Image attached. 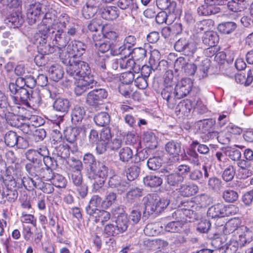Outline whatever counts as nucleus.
<instances>
[{
    "label": "nucleus",
    "mask_w": 253,
    "mask_h": 253,
    "mask_svg": "<svg viewBox=\"0 0 253 253\" xmlns=\"http://www.w3.org/2000/svg\"><path fill=\"white\" fill-rule=\"evenodd\" d=\"M73 63L66 67V72L74 78H79L74 91L76 95H81L87 90L93 88L97 83L91 74L90 68L87 63L79 59Z\"/></svg>",
    "instance_id": "1"
},
{
    "label": "nucleus",
    "mask_w": 253,
    "mask_h": 253,
    "mask_svg": "<svg viewBox=\"0 0 253 253\" xmlns=\"http://www.w3.org/2000/svg\"><path fill=\"white\" fill-rule=\"evenodd\" d=\"M11 98L14 106L18 107H22V104L30 107L31 104H33V105L39 104L42 100L40 91L38 89L20 88L17 95H11Z\"/></svg>",
    "instance_id": "2"
},
{
    "label": "nucleus",
    "mask_w": 253,
    "mask_h": 253,
    "mask_svg": "<svg viewBox=\"0 0 253 253\" xmlns=\"http://www.w3.org/2000/svg\"><path fill=\"white\" fill-rule=\"evenodd\" d=\"M39 32L34 35L35 43L38 44L37 49L39 53L45 55L53 53L57 51L54 44L47 42L48 34L50 30L46 26H40Z\"/></svg>",
    "instance_id": "3"
},
{
    "label": "nucleus",
    "mask_w": 253,
    "mask_h": 253,
    "mask_svg": "<svg viewBox=\"0 0 253 253\" xmlns=\"http://www.w3.org/2000/svg\"><path fill=\"white\" fill-rule=\"evenodd\" d=\"M54 14L50 13H46L44 14V18L42 23L50 30V33L52 35L56 33H64V29H65L70 19L67 14L60 15L58 19H55Z\"/></svg>",
    "instance_id": "4"
},
{
    "label": "nucleus",
    "mask_w": 253,
    "mask_h": 253,
    "mask_svg": "<svg viewBox=\"0 0 253 253\" xmlns=\"http://www.w3.org/2000/svg\"><path fill=\"white\" fill-rule=\"evenodd\" d=\"M9 109L10 111L5 115L6 121L12 126L18 127L25 120L24 115L26 109L23 107L11 105H9Z\"/></svg>",
    "instance_id": "5"
},
{
    "label": "nucleus",
    "mask_w": 253,
    "mask_h": 253,
    "mask_svg": "<svg viewBox=\"0 0 253 253\" xmlns=\"http://www.w3.org/2000/svg\"><path fill=\"white\" fill-rule=\"evenodd\" d=\"M234 209L236 208L233 205L226 206L223 203H217L209 208L207 215L212 218L228 216L232 214Z\"/></svg>",
    "instance_id": "6"
},
{
    "label": "nucleus",
    "mask_w": 253,
    "mask_h": 253,
    "mask_svg": "<svg viewBox=\"0 0 253 253\" xmlns=\"http://www.w3.org/2000/svg\"><path fill=\"white\" fill-rule=\"evenodd\" d=\"M107 96L108 92L105 89H94L87 93L86 102L88 105L96 107L102 104Z\"/></svg>",
    "instance_id": "7"
},
{
    "label": "nucleus",
    "mask_w": 253,
    "mask_h": 253,
    "mask_svg": "<svg viewBox=\"0 0 253 253\" xmlns=\"http://www.w3.org/2000/svg\"><path fill=\"white\" fill-rule=\"evenodd\" d=\"M174 48L177 51L188 56H192L197 50L195 43L185 38H181L176 42Z\"/></svg>",
    "instance_id": "8"
},
{
    "label": "nucleus",
    "mask_w": 253,
    "mask_h": 253,
    "mask_svg": "<svg viewBox=\"0 0 253 253\" xmlns=\"http://www.w3.org/2000/svg\"><path fill=\"white\" fill-rule=\"evenodd\" d=\"M192 82L190 79H184L178 82L174 87L177 99L184 97L188 94L192 89Z\"/></svg>",
    "instance_id": "9"
},
{
    "label": "nucleus",
    "mask_w": 253,
    "mask_h": 253,
    "mask_svg": "<svg viewBox=\"0 0 253 253\" xmlns=\"http://www.w3.org/2000/svg\"><path fill=\"white\" fill-rule=\"evenodd\" d=\"M175 89L171 84L166 85L161 91L163 98L167 102L168 107L173 109L176 103L177 98L176 97Z\"/></svg>",
    "instance_id": "10"
},
{
    "label": "nucleus",
    "mask_w": 253,
    "mask_h": 253,
    "mask_svg": "<svg viewBox=\"0 0 253 253\" xmlns=\"http://www.w3.org/2000/svg\"><path fill=\"white\" fill-rule=\"evenodd\" d=\"M87 45L79 41H74L71 42L67 46V52L76 59L83 55L86 50Z\"/></svg>",
    "instance_id": "11"
},
{
    "label": "nucleus",
    "mask_w": 253,
    "mask_h": 253,
    "mask_svg": "<svg viewBox=\"0 0 253 253\" xmlns=\"http://www.w3.org/2000/svg\"><path fill=\"white\" fill-rule=\"evenodd\" d=\"M108 183L110 188L115 189L120 194L126 191L129 187L128 182L122 180L120 176L117 175L111 177Z\"/></svg>",
    "instance_id": "12"
},
{
    "label": "nucleus",
    "mask_w": 253,
    "mask_h": 253,
    "mask_svg": "<svg viewBox=\"0 0 253 253\" xmlns=\"http://www.w3.org/2000/svg\"><path fill=\"white\" fill-rule=\"evenodd\" d=\"M26 158L30 162H42L43 158L49 155L47 148L43 146L37 150L30 149L26 153Z\"/></svg>",
    "instance_id": "13"
},
{
    "label": "nucleus",
    "mask_w": 253,
    "mask_h": 253,
    "mask_svg": "<svg viewBox=\"0 0 253 253\" xmlns=\"http://www.w3.org/2000/svg\"><path fill=\"white\" fill-rule=\"evenodd\" d=\"M160 59V52L157 50H154L151 53L149 64L153 65V66L155 70H158L160 71H166L168 65L167 61L164 60L159 61Z\"/></svg>",
    "instance_id": "14"
},
{
    "label": "nucleus",
    "mask_w": 253,
    "mask_h": 253,
    "mask_svg": "<svg viewBox=\"0 0 253 253\" xmlns=\"http://www.w3.org/2000/svg\"><path fill=\"white\" fill-rule=\"evenodd\" d=\"M51 39L52 40V43L54 44L57 51H62L67 45L71 38L67 35L66 32H64L54 33Z\"/></svg>",
    "instance_id": "15"
},
{
    "label": "nucleus",
    "mask_w": 253,
    "mask_h": 253,
    "mask_svg": "<svg viewBox=\"0 0 253 253\" xmlns=\"http://www.w3.org/2000/svg\"><path fill=\"white\" fill-rule=\"evenodd\" d=\"M220 10L219 6L214 5L209 0H205L204 3L197 8V13L201 16H209L218 13Z\"/></svg>",
    "instance_id": "16"
},
{
    "label": "nucleus",
    "mask_w": 253,
    "mask_h": 253,
    "mask_svg": "<svg viewBox=\"0 0 253 253\" xmlns=\"http://www.w3.org/2000/svg\"><path fill=\"white\" fill-rule=\"evenodd\" d=\"M24 22V17L19 12H12L5 20V23L10 28H13L20 27Z\"/></svg>",
    "instance_id": "17"
},
{
    "label": "nucleus",
    "mask_w": 253,
    "mask_h": 253,
    "mask_svg": "<svg viewBox=\"0 0 253 253\" xmlns=\"http://www.w3.org/2000/svg\"><path fill=\"white\" fill-rule=\"evenodd\" d=\"M98 4L95 0H88L82 8V15L85 19L92 17L98 10Z\"/></svg>",
    "instance_id": "18"
},
{
    "label": "nucleus",
    "mask_w": 253,
    "mask_h": 253,
    "mask_svg": "<svg viewBox=\"0 0 253 253\" xmlns=\"http://www.w3.org/2000/svg\"><path fill=\"white\" fill-rule=\"evenodd\" d=\"M162 172L164 173L167 182L170 186H177L184 181L182 176L178 174L177 172L170 173L168 169H162Z\"/></svg>",
    "instance_id": "19"
},
{
    "label": "nucleus",
    "mask_w": 253,
    "mask_h": 253,
    "mask_svg": "<svg viewBox=\"0 0 253 253\" xmlns=\"http://www.w3.org/2000/svg\"><path fill=\"white\" fill-rule=\"evenodd\" d=\"M219 36L216 32L206 31L202 37L203 43L208 46H215L218 43Z\"/></svg>",
    "instance_id": "20"
},
{
    "label": "nucleus",
    "mask_w": 253,
    "mask_h": 253,
    "mask_svg": "<svg viewBox=\"0 0 253 253\" xmlns=\"http://www.w3.org/2000/svg\"><path fill=\"white\" fill-rule=\"evenodd\" d=\"M102 203V199L98 195H93L90 199L88 205L85 207L86 213L89 215H93L99 210L98 209Z\"/></svg>",
    "instance_id": "21"
},
{
    "label": "nucleus",
    "mask_w": 253,
    "mask_h": 253,
    "mask_svg": "<svg viewBox=\"0 0 253 253\" xmlns=\"http://www.w3.org/2000/svg\"><path fill=\"white\" fill-rule=\"evenodd\" d=\"M101 17L107 20H113L118 17L119 11L117 7L107 6L100 11Z\"/></svg>",
    "instance_id": "22"
},
{
    "label": "nucleus",
    "mask_w": 253,
    "mask_h": 253,
    "mask_svg": "<svg viewBox=\"0 0 253 253\" xmlns=\"http://www.w3.org/2000/svg\"><path fill=\"white\" fill-rule=\"evenodd\" d=\"M71 106V104L68 99L59 97L54 101L53 108L56 111L62 113H67Z\"/></svg>",
    "instance_id": "23"
},
{
    "label": "nucleus",
    "mask_w": 253,
    "mask_h": 253,
    "mask_svg": "<svg viewBox=\"0 0 253 253\" xmlns=\"http://www.w3.org/2000/svg\"><path fill=\"white\" fill-rule=\"evenodd\" d=\"M165 150L169 155L178 158L181 152V144L177 141H169L166 144Z\"/></svg>",
    "instance_id": "24"
},
{
    "label": "nucleus",
    "mask_w": 253,
    "mask_h": 253,
    "mask_svg": "<svg viewBox=\"0 0 253 253\" xmlns=\"http://www.w3.org/2000/svg\"><path fill=\"white\" fill-rule=\"evenodd\" d=\"M199 190L196 184H182L179 189L180 195L184 197H189L196 194Z\"/></svg>",
    "instance_id": "25"
},
{
    "label": "nucleus",
    "mask_w": 253,
    "mask_h": 253,
    "mask_svg": "<svg viewBox=\"0 0 253 253\" xmlns=\"http://www.w3.org/2000/svg\"><path fill=\"white\" fill-rule=\"evenodd\" d=\"M155 17L156 21L157 23L163 24L166 23L168 24H170L176 18V15L174 13H170L168 12L167 11H163L159 12Z\"/></svg>",
    "instance_id": "26"
},
{
    "label": "nucleus",
    "mask_w": 253,
    "mask_h": 253,
    "mask_svg": "<svg viewBox=\"0 0 253 253\" xmlns=\"http://www.w3.org/2000/svg\"><path fill=\"white\" fill-rule=\"evenodd\" d=\"M85 114L84 108L80 105H75L72 110L71 121L73 123L77 124L81 122Z\"/></svg>",
    "instance_id": "27"
},
{
    "label": "nucleus",
    "mask_w": 253,
    "mask_h": 253,
    "mask_svg": "<svg viewBox=\"0 0 253 253\" xmlns=\"http://www.w3.org/2000/svg\"><path fill=\"white\" fill-rule=\"evenodd\" d=\"M145 212H147L148 214H152L154 212H158L156 195H149L145 198Z\"/></svg>",
    "instance_id": "28"
},
{
    "label": "nucleus",
    "mask_w": 253,
    "mask_h": 253,
    "mask_svg": "<svg viewBox=\"0 0 253 253\" xmlns=\"http://www.w3.org/2000/svg\"><path fill=\"white\" fill-rule=\"evenodd\" d=\"M156 4L160 9L170 13H174L176 7V3L170 0H156Z\"/></svg>",
    "instance_id": "29"
},
{
    "label": "nucleus",
    "mask_w": 253,
    "mask_h": 253,
    "mask_svg": "<svg viewBox=\"0 0 253 253\" xmlns=\"http://www.w3.org/2000/svg\"><path fill=\"white\" fill-rule=\"evenodd\" d=\"M240 222L237 219L234 218L227 222L224 226H221L222 231L225 235L229 234L236 230L239 227Z\"/></svg>",
    "instance_id": "30"
},
{
    "label": "nucleus",
    "mask_w": 253,
    "mask_h": 253,
    "mask_svg": "<svg viewBox=\"0 0 253 253\" xmlns=\"http://www.w3.org/2000/svg\"><path fill=\"white\" fill-rule=\"evenodd\" d=\"M115 222V226H117L120 233L126 231L129 225V220L126 214H121L118 215Z\"/></svg>",
    "instance_id": "31"
},
{
    "label": "nucleus",
    "mask_w": 253,
    "mask_h": 253,
    "mask_svg": "<svg viewBox=\"0 0 253 253\" xmlns=\"http://www.w3.org/2000/svg\"><path fill=\"white\" fill-rule=\"evenodd\" d=\"M184 224L180 221H173L168 223L165 225L164 230L171 233H180L184 230Z\"/></svg>",
    "instance_id": "32"
},
{
    "label": "nucleus",
    "mask_w": 253,
    "mask_h": 253,
    "mask_svg": "<svg viewBox=\"0 0 253 253\" xmlns=\"http://www.w3.org/2000/svg\"><path fill=\"white\" fill-rule=\"evenodd\" d=\"M48 71L49 78L55 82H58L64 75L62 68L58 65L51 66Z\"/></svg>",
    "instance_id": "33"
},
{
    "label": "nucleus",
    "mask_w": 253,
    "mask_h": 253,
    "mask_svg": "<svg viewBox=\"0 0 253 253\" xmlns=\"http://www.w3.org/2000/svg\"><path fill=\"white\" fill-rule=\"evenodd\" d=\"M186 205L184 206V208L177 210V212L181 215L182 213L183 216L185 217V220L189 222H192L196 217V213L193 210L185 208L186 206H192L191 205L193 204L192 202H187Z\"/></svg>",
    "instance_id": "34"
},
{
    "label": "nucleus",
    "mask_w": 253,
    "mask_h": 253,
    "mask_svg": "<svg viewBox=\"0 0 253 253\" xmlns=\"http://www.w3.org/2000/svg\"><path fill=\"white\" fill-rule=\"evenodd\" d=\"M143 182L145 185L148 187H156L162 184L163 180L158 176L149 175L144 177Z\"/></svg>",
    "instance_id": "35"
},
{
    "label": "nucleus",
    "mask_w": 253,
    "mask_h": 253,
    "mask_svg": "<svg viewBox=\"0 0 253 253\" xmlns=\"http://www.w3.org/2000/svg\"><path fill=\"white\" fill-rule=\"evenodd\" d=\"M94 121L97 126H105L110 123V117L107 113L102 112L95 115Z\"/></svg>",
    "instance_id": "36"
},
{
    "label": "nucleus",
    "mask_w": 253,
    "mask_h": 253,
    "mask_svg": "<svg viewBox=\"0 0 253 253\" xmlns=\"http://www.w3.org/2000/svg\"><path fill=\"white\" fill-rule=\"evenodd\" d=\"M42 162H31L25 166L26 171L31 176H37L42 169Z\"/></svg>",
    "instance_id": "37"
},
{
    "label": "nucleus",
    "mask_w": 253,
    "mask_h": 253,
    "mask_svg": "<svg viewBox=\"0 0 253 253\" xmlns=\"http://www.w3.org/2000/svg\"><path fill=\"white\" fill-rule=\"evenodd\" d=\"M195 146L192 147V142L190 145V148L187 151V154L190 157H187L185 160L190 162L191 164L199 166L200 164L199 160V155L195 150Z\"/></svg>",
    "instance_id": "38"
},
{
    "label": "nucleus",
    "mask_w": 253,
    "mask_h": 253,
    "mask_svg": "<svg viewBox=\"0 0 253 253\" xmlns=\"http://www.w3.org/2000/svg\"><path fill=\"white\" fill-rule=\"evenodd\" d=\"M143 140L148 147L150 149L156 148L158 142L154 133L151 131H147L144 133Z\"/></svg>",
    "instance_id": "39"
},
{
    "label": "nucleus",
    "mask_w": 253,
    "mask_h": 253,
    "mask_svg": "<svg viewBox=\"0 0 253 253\" xmlns=\"http://www.w3.org/2000/svg\"><path fill=\"white\" fill-rule=\"evenodd\" d=\"M127 56L128 57L124 55V57L117 59V64H119V67L121 69L127 68L131 69L135 64L134 59H132L131 57L129 58L130 55Z\"/></svg>",
    "instance_id": "40"
},
{
    "label": "nucleus",
    "mask_w": 253,
    "mask_h": 253,
    "mask_svg": "<svg viewBox=\"0 0 253 253\" xmlns=\"http://www.w3.org/2000/svg\"><path fill=\"white\" fill-rule=\"evenodd\" d=\"M192 108V105L189 100L181 101L175 107L176 113H181L184 115H187Z\"/></svg>",
    "instance_id": "41"
},
{
    "label": "nucleus",
    "mask_w": 253,
    "mask_h": 253,
    "mask_svg": "<svg viewBox=\"0 0 253 253\" xmlns=\"http://www.w3.org/2000/svg\"><path fill=\"white\" fill-rule=\"evenodd\" d=\"M237 28V25L233 22H226L219 24L218 30L224 34H229L233 32Z\"/></svg>",
    "instance_id": "42"
},
{
    "label": "nucleus",
    "mask_w": 253,
    "mask_h": 253,
    "mask_svg": "<svg viewBox=\"0 0 253 253\" xmlns=\"http://www.w3.org/2000/svg\"><path fill=\"white\" fill-rule=\"evenodd\" d=\"M90 218L94 219L96 223L101 222L103 224L110 218V213L104 210H99L93 215H91Z\"/></svg>",
    "instance_id": "43"
},
{
    "label": "nucleus",
    "mask_w": 253,
    "mask_h": 253,
    "mask_svg": "<svg viewBox=\"0 0 253 253\" xmlns=\"http://www.w3.org/2000/svg\"><path fill=\"white\" fill-rule=\"evenodd\" d=\"M117 5L122 9L136 11L138 8L137 4L134 0H119Z\"/></svg>",
    "instance_id": "44"
},
{
    "label": "nucleus",
    "mask_w": 253,
    "mask_h": 253,
    "mask_svg": "<svg viewBox=\"0 0 253 253\" xmlns=\"http://www.w3.org/2000/svg\"><path fill=\"white\" fill-rule=\"evenodd\" d=\"M227 6L229 9L233 12H241L245 7V2L244 0H231L228 1Z\"/></svg>",
    "instance_id": "45"
},
{
    "label": "nucleus",
    "mask_w": 253,
    "mask_h": 253,
    "mask_svg": "<svg viewBox=\"0 0 253 253\" xmlns=\"http://www.w3.org/2000/svg\"><path fill=\"white\" fill-rule=\"evenodd\" d=\"M133 155L132 150L129 147L126 146L120 149L119 152V159L123 162H128Z\"/></svg>",
    "instance_id": "46"
},
{
    "label": "nucleus",
    "mask_w": 253,
    "mask_h": 253,
    "mask_svg": "<svg viewBox=\"0 0 253 253\" xmlns=\"http://www.w3.org/2000/svg\"><path fill=\"white\" fill-rule=\"evenodd\" d=\"M108 168L104 163L98 162L96 165V170L91 171L95 174V176L106 179L108 176Z\"/></svg>",
    "instance_id": "47"
},
{
    "label": "nucleus",
    "mask_w": 253,
    "mask_h": 253,
    "mask_svg": "<svg viewBox=\"0 0 253 253\" xmlns=\"http://www.w3.org/2000/svg\"><path fill=\"white\" fill-rule=\"evenodd\" d=\"M56 52H57V54L59 55L61 62L64 64L66 65L67 67L71 64H73V61H75L76 60V58L72 56L71 55L67 52V50L66 52H63V50L62 51H56Z\"/></svg>",
    "instance_id": "48"
},
{
    "label": "nucleus",
    "mask_w": 253,
    "mask_h": 253,
    "mask_svg": "<svg viewBox=\"0 0 253 253\" xmlns=\"http://www.w3.org/2000/svg\"><path fill=\"white\" fill-rule=\"evenodd\" d=\"M84 163L88 166L90 170H96L97 163L94 156L91 153L85 154L83 158Z\"/></svg>",
    "instance_id": "49"
},
{
    "label": "nucleus",
    "mask_w": 253,
    "mask_h": 253,
    "mask_svg": "<svg viewBox=\"0 0 253 253\" xmlns=\"http://www.w3.org/2000/svg\"><path fill=\"white\" fill-rule=\"evenodd\" d=\"M237 166L240 168L239 172H241L242 171H245V173H243L242 178H245L249 176V173L247 171L252 166V163L250 161H247L246 159H239L237 161Z\"/></svg>",
    "instance_id": "50"
},
{
    "label": "nucleus",
    "mask_w": 253,
    "mask_h": 253,
    "mask_svg": "<svg viewBox=\"0 0 253 253\" xmlns=\"http://www.w3.org/2000/svg\"><path fill=\"white\" fill-rule=\"evenodd\" d=\"M140 168L138 164L130 166L126 171V177L129 181L136 179L139 175Z\"/></svg>",
    "instance_id": "51"
},
{
    "label": "nucleus",
    "mask_w": 253,
    "mask_h": 253,
    "mask_svg": "<svg viewBox=\"0 0 253 253\" xmlns=\"http://www.w3.org/2000/svg\"><path fill=\"white\" fill-rule=\"evenodd\" d=\"M51 183L57 188H65L67 185L66 178L61 174H54L50 179Z\"/></svg>",
    "instance_id": "52"
},
{
    "label": "nucleus",
    "mask_w": 253,
    "mask_h": 253,
    "mask_svg": "<svg viewBox=\"0 0 253 253\" xmlns=\"http://www.w3.org/2000/svg\"><path fill=\"white\" fill-rule=\"evenodd\" d=\"M195 201L202 208L206 207L212 203V202L211 197L205 194L197 196L195 198Z\"/></svg>",
    "instance_id": "53"
},
{
    "label": "nucleus",
    "mask_w": 253,
    "mask_h": 253,
    "mask_svg": "<svg viewBox=\"0 0 253 253\" xmlns=\"http://www.w3.org/2000/svg\"><path fill=\"white\" fill-rule=\"evenodd\" d=\"M87 28L90 32H97L99 30L102 32L104 27L102 25V22L101 19L94 18L90 21L87 26Z\"/></svg>",
    "instance_id": "54"
},
{
    "label": "nucleus",
    "mask_w": 253,
    "mask_h": 253,
    "mask_svg": "<svg viewBox=\"0 0 253 253\" xmlns=\"http://www.w3.org/2000/svg\"><path fill=\"white\" fill-rule=\"evenodd\" d=\"M235 174V169L233 166L230 165L223 171L222 178L223 180L227 182L231 181Z\"/></svg>",
    "instance_id": "55"
},
{
    "label": "nucleus",
    "mask_w": 253,
    "mask_h": 253,
    "mask_svg": "<svg viewBox=\"0 0 253 253\" xmlns=\"http://www.w3.org/2000/svg\"><path fill=\"white\" fill-rule=\"evenodd\" d=\"M131 57L132 59L138 61L143 59L146 55V50L142 47L135 48L133 50H131Z\"/></svg>",
    "instance_id": "56"
},
{
    "label": "nucleus",
    "mask_w": 253,
    "mask_h": 253,
    "mask_svg": "<svg viewBox=\"0 0 253 253\" xmlns=\"http://www.w3.org/2000/svg\"><path fill=\"white\" fill-rule=\"evenodd\" d=\"M214 124L215 121L212 119L204 120L198 122L200 130L204 133L210 130V128L214 126Z\"/></svg>",
    "instance_id": "57"
},
{
    "label": "nucleus",
    "mask_w": 253,
    "mask_h": 253,
    "mask_svg": "<svg viewBox=\"0 0 253 253\" xmlns=\"http://www.w3.org/2000/svg\"><path fill=\"white\" fill-rule=\"evenodd\" d=\"M17 137L16 133L13 131L7 132L4 137V141L5 144L9 147H13L17 143Z\"/></svg>",
    "instance_id": "58"
},
{
    "label": "nucleus",
    "mask_w": 253,
    "mask_h": 253,
    "mask_svg": "<svg viewBox=\"0 0 253 253\" xmlns=\"http://www.w3.org/2000/svg\"><path fill=\"white\" fill-rule=\"evenodd\" d=\"M159 226L157 223L148 224L144 229L145 234L149 236H154L158 235L160 232Z\"/></svg>",
    "instance_id": "59"
},
{
    "label": "nucleus",
    "mask_w": 253,
    "mask_h": 253,
    "mask_svg": "<svg viewBox=\"0 0 253 253\" xmlns=\"http://www.w3.org/2000/svg\"><path fill=\"white\" fill-rule=\"evenodd\" d=\"M162 163V159L160 157H154L148 159L147 165L150 169L156 170L161 167Z\"/></svg>",
    "instance_id": "60"
},
{
    "label": "nucleus",
    "mask_w": 253,
    "mask_h": 253,
    "mask_svg": "<svg viewBox=\"0 0 253 253\" xmlns=\"http://www.w3.org/2000/svg\"><path fill=\"white\" fill-rule=\"evenodd\" d=\"M57 155V158L65 159L70 155L69 147L67 144H60L56 149Z\"/></svg>",
    "instance_id": "61"
},
{
    "label": "nucleus",
    "mask_w": 253,
    "mask_h": 253,
    "mask_svg": "<svg viewBox=\"0 0 253 253\" xmlns=\"http://www.w3.org/2000/svg\"><path fill=\"white\" fill-rule=\"evenodd\" d=\"M222 197L226 202L233 203L238 199V194L234 190L227 189L223 192Z\"/></svg>",
    "instance_id": "62"
},
{
    "label": "nucleus",
    "mask_w": 253,
    "mask_h": 253,
    "mask_svg": "<svg viewBox=\"0 0 253 253\" xmlns=\"http://www.w3.org/2000/svg\"><path fill=\"white\" fill-rule=\"evenodd\" d=\"M188 178L189 180L202 183L203 178V174L201 170L195 169H191Z\"/></svg>",
    "instance_id": "63"
},
{
    "label": "nucleus",
    "mask_w": 253,
    "mask_h": 253,
    "mask_svg": "<svg viewBox=\"0 0 253 253\" xmlns=\"http://www.w3.org/2000/svg\"><path fill=\"white\" fill-rule=\"evenodd\" d=\"M79 134V131L77 128H72L65 131V136L68 142L73 143L77 140V136Z\"/></svg>",
    "instance_id": "64"
}]
</instances>
